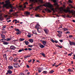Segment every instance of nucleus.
I'll list each match as a JSON object with an SVG mask.
<instances>
[{
  "instance_id": "f257e3e1",
  "label": "nucleus",
  "mask_w": 75,
  "mask_h": 75,
  "mask_svg": "<svg viewBox=\"0 0 75 75\" xmlns=\"http://www.w3.org/2000/svg\"><path fill=\"white\" fill-rule=\"evenodd\" d=\"M6 4H4L3 7L4 8L6 7L7 9H9L10 8H13V6L11 5V4H10V2L8 1H5Z\"/></svg>"
},
{
  "instance_id": "f03ea898",
  "label": "nucleus",
  "mask_w": 75,
  "mask_h": 75,
  "mask_svg": "<svg viewBox=\"0 0 75 75\" xmlns=\"http://www.w3.org/2000/svg\"><path fill=\"white\" fill-rule=\"evenodd\" d=\"M60 11H64L65 13L69 12V13H72L73 15H75V11H74V10H72L71 11H70L69 9H67L66 10L65 9H64L63 8L61 7L60 8Z\"/></svg>"
},
{
  "instance_id": "7ed1b4c3",
  "label": "nucleus",
  "mask_w": 75,
  "mask_h": 75,
  "mask_svg": "<svg viewBox=\"0 0 75 75\" xmlns=\"http://www.w3.org/2000/svg\"><path fill=\"white\" fill-rule=\"evenodd\" d=\"M43 6H45V7H49L51 10L53 11V12H55V10H54V9L53 8V6H52L51 4L48 3L45 4H44L43 5Z\"/></svg>"
},
{
  "instance_id": "20e7f679",
  "label": "nucleus",
  "mask_w": 75,
  "mask_h": 75,
  "mask_svg": "<svg viewBox=\"0 0 75 75\" xmlns=\"http://www.w3.org/2000/svg\"><path fill=\"white\" fill-rule=\"evenodd\" d=\"M35 2L37 3L38 4H40V3H42V0H35Z\"/></svg>"
},
{
  "instance_id": "39448f33",
  "label": "nucleus",
  "mask_w": 75,
  "mask_h": 75,
  "mask_svg": "<svg viewBox=\"0 0 75 75\" xmlns=\"http://www.w3.org/2000/svg\"><path fill=\"white\" fill-rule=\"evenodd\" d=\"M44 31L45 33L46 34H48V32H49V30L47 29H44Z\"/></svg>"
},
{
  "instance_id": "423d86ee",
  "label": "nucleus",
  "mask_w": 75,
  "mask_h": 75,
  "mask_svg": "<svg viewBox=\"0 0 75 75\" xmlns=\"http://www.w3.org/2000/svg\"><path fill=\"white\" fill-rule=\"evenodd\" d=\"M10 48L11 50H14L15 49H16V47L13 45H11L10 47Z\"/></svg>"
},
{
  "instance_id": "0eeeda50",
  "label": "nucleus",
  "mask_w": 75,
  "mask_h": 75,
  "mask_svg": "<svg viewBox=\"0 0 75 75\" xmlns=\"http://www.w3.org/2000/svg\"><path fill=\"white\" fill-rule=\"evenodd\" d=\"M0 20L1 21L3 20V18L2 17V13H0Z\"/></svg>"
},
{
  "instance_id": "6e6552de",
  "label": "nucleus",
  "mask_w": 75,
  "mask_h": 75,
  "mask_svg": "<svg viewBox=\"0 0 75 75\" xmlns=\"http://www.w3.org/2000/svg\"><path fill=\"white\" fill-rule=\"evenodd\" d=\"M69 44L70 45H75V42H69Z\"/></svg>"
},
{
  "instance_id": "1a4fd4ad",
  "label": "nucleus",
  "mask_w": 75,
  "mask_h": 75,
  "mask_svg": "<svg viewBox=\"0 0 75 75\" xmlns=\"http://www.w3.org/2000/svg\"><path fill=\"white\" fill-rule=\"evenodd\" d=\"M25 13L26 14V16H29V15H30V13L28 11H26L25 12Z\"/></svg>"
},
{
  "instance_id": "9d476101",
  "label": "nucleus",
  "mask_w": 75,
  "mask_h": 75,
  "mask_svg": "<svg viewBox=\"0 0 75 75\" xmlns=\"http://www.w3.org/2000/svg\"><path fill=\"white\" fill-rule=\"evenodd\" d=\"M42 42L45 46V45H47V42L46 41H43Z\"/></svg>"
},
{
  "instance_id": "9b49d317",
  "label": "nucleus",
  "mask_w": 75,
  "mask_h": 75,
  "mask_svg": "<svg viewBox=\"0 0 75 75\" xmlns=\"http://www.w3.org/2000/svg\"><path fill=\"white\" fill-rule=\"evenodd\" d=\"M45 10L46 11H48L49 13H51V11L49 9H45Z\"/></svg>"
},
{
  "instance_id": "f8f14e48",
  "label": "nucleus",
  "mask_w": 75,
  "mask_h": 75,
  "mask_svg": "<svg viewBox=\"0 0 75 75\" xmlns=\"http://www.w3.org/2000/svg\"><path fill=\"white\" fill-rule=\"evenodd\" d=\"M39 47H40L41 48H44V47H45V46H44L41 44L39 45Z\"/></svg>"
},
{
  "instance_id": "ddd939ff",
  "label": "nucleus",
  "mask_w": 75,
  "mask_h": 75,
  "mask_svg": "<svg viewBox=\"0 0 75 75\" xmlns=\"http://www.w3.org/2000/svg\"><path fill=\"white\" fill-rule=\"evenodd\" d=\"M18 12H16L15 13H14L13 14V15L14 16H16L17 17V16H18V15H17V13Z\"/></svg>"
},
{
  "instance_id": "4468645a",
  "label": "nucleus",
  "mask_w": 75,
  "mask_h": 75,
  "mask_svg": "<svg viewBox=\"0 0 75 75\" xmlns=\"http://www.w3.org/2000/svg\"><path fill=\"white\" fill-rule=\"evenodd\" d=\"M41 6H38L36 8H35V11H37L40 7H41Z\"/></svg>"
},
{
  "instance_id": "2eb2a0df",
  "label": "nucleus",
  "mask_w": 75,
  "mask_h": 75,
  "mask_svg": "<svg viewBox=\"0 0 75 75\" xmlns=\"http://www.w3.org/2000/svg\"><path fill=\"white\" fill-rule=\"evenodd\" d=\"M1 37L2 38H4V39L5 38H6V37L4 35H3V34H1Z\"/></svg>"
},
{
  "instance_id": "dca6fc26",
  "label": "nucleus",
  "mask_w": 75,
  "mask_h": 75,
  "mask_svg": "<svg viewBox=\"0 0 75 75\" xmlns=\"http://www.w3.org/2000/svg\"><path fill=\"white\" fill-rule=\"evenodd\" d=\"M3 44L4 45H8L9 44V43L7 42H3Z\"/></svg>"
},
{
  "instance_id": "f3484780",
  "label": "nucleus",
  "mask_w": 75,
  "mask_h": 75,
  "mask_svg": "<svg viewBox=\"0 0 75 75\" xmlns=\"http://www.w3.org/2000/svg\"><path fill=\"white\" fill-rule=\"evenodd\" d=\"M24 50L22 49V50L20 49L18 51V52H22V51H24Z\"/></svg>"
},
{
  "instance_id": "a211bd4d",
  "label": "nucleus",
  "mask_w": 75,
  "mask_h": 75,
  "mask_svg": "<svg viewBox=\"0 0 75 75\" xmlns=\"http://www.w3.org/2000/svg\"><path fill=\"white\" fill-rule=\"evenodd\" d=\"M21 34V31H20L16 33V34H17V35H18L19 34Z\"/></svg>"
},
{
  "instance_id": "6ab92c4d",
  "label": "nucleus",
  "mask_w": 75,
  "mask_h": 75,
  "mask_svg": "<svg viewBox=\"0 0 75 75\" xmlns=\"http://www.w3.org/2000/svg\"><path fill=\"white\" fill-rule=\"evenodd\" d=\"M40 26V25H39L38 24H37L36 25V26L35 27V28H37L38 29V28H39V26Z\"/></svg>"
},
{
  "instance_id": "aec40b11",
  "label": "nucleus",
  "mask_w": 75,
  "mask_h": 75,
  "mask_svg": "<svg viewBox=\"0 0 75 75\" xmlns=\"http://www.w3.org/2000/svg\"><path fill=\"white\" fill-rule=\"evenodd\" d=\"M29 41L30 42H31V43L33 42H34V40H33V39H30L29 40Z\"/></svg>"
},
{
  "instance_id": "412c9836",
  "label": "nucleus",
  "mask_w": 75,
  "mask_h": 75,
  "mask_svg": "<svg viewBox=\"0 0 75 75\" xmlns=\"http://www.w3.org/2000/svg\"><path fill=\"white\" fill-rule=\"evenodd\" d=\"M7 72H8L9 74H12V71H11V70H9Z\"/></svg>"
},
{
  "instance_id": "4be33fe9",
  "label": "nucleus",
  "mask_w": 75,
  "mask_h": 75,
  "mask_svg": "<svg viewBox=\"0 0 75 75\" xmlns=\"http://www.w3.org/2000/svg\"><path fill=\"white\" fill-rule=\"evenodd\" d=\"M13 68V67L12 66H9L8 67V69H11Z\"/></svg>"
},
{
  "instance_id": "5701e85b",
  "label": "nucleus",
  "mask_w": 75,
  "mask_h": 75,
  "mask_svg": "<svg viewBox=\"0 0 75 75\" xmlns=\"http://www.w3.org/2000/svg\"><path fill=\"white\" fill-rule=\"evenodd\" d=\"M25 43L26 45H28V44H29V42H28V41H25Z\"/></svg>"
},
{
  "instance_id": "b1692460",
  "label": "nucleus",
  "mask_w": 75,
  "mask_h": 75,
  "mask_svg": "<svg viewBox=\"0 0 75 75\" xmlns=\"http://www.w3.org/2000/svg\"><path fill=\"white\" fill-rule=\"evenodd\" d=\"M54 6L55 7H57L58 6V3H55L54 4Z\"/></svg>"
},
{
  "instance_id": "393cba45",
  "label": "nucleus",
  "mask_w": 75,
  "mask_h": 75,
  "mask_svg": "<svg viewBox=\"0 0 75 75\" xmlns=\"http://www.w3.org/2000/svg\"><path fill=\"white\" fill-rule=\"evenodd\" d=\"M25 40V39H24V38H21L19 40L20 41H24Z\"/></svg>"
},
{
  "instance_id": "a878e982",
  "label": "nucleus",
  "mask_w": 75,
  "mask_h": 75,
  "mask_svg": "<svg viewBox=\"0 0 75 75\" xmlns=\"http://www.w3.org/2000/svg\"><path fill=\"white\" fill-rule=\"evenodd\" d=\"M1 33L2 34H5V33H6L7 32H6V31H4V32L2 31V32H1Z\"/></svg>"
},
{
  "instance_id": "bb28decb",
  "label": "nucleus",
  "mask_w": 75,
  "mask_h": 75,
  "mask_svg": "<svg viewBox=\"0 0 75 75\" xmlns=\"http://www.w3.org/2000/svg\"><path fill=\"white\" fill-rule=\"evenodd\" d=\"M56 47H59V48H62V47L61 46H59L58 45H56Z\"/></svg>"
},
{
  "instance_id": "cd10ccee",
  "label": "nucleus",
  "mask_w": 75,
  "mask_h": 75,
  "mask_svg": "<svg viewBox=\"0 0 75 75\" xmlns=\"http://www.w3.org/2000/svg\"><path fill=\"white\" fill-rule=\"evenodd\" d=\"M15 31H20V30H19V29H17V28H16L15 29Z\"/></svg>"
},
{
  "instance_id": "c85d7f7f",
  "label": "nucleus",
  "mask_w": 75,
  "mask_h": 75,
  "mask_svg": "<svg viewBox=\"0 0 75 75\" xmlns=\"http://www.w3.org/2000/svg\"><path fill=\"white\" fill-rule=\"evenodd\" d=\"M11 40V39L10 38H8L6 39L7 41H10Z\"/></svg>"
},
{
  "instance_id": "c756f323",
  "label": "nucleus",
  "mask_w": 75,
  "mask_h": 75,
  "mask_svg": "<svg viewBox=\"0 0 75 75\" xmlns=\"http://www.w3.org/2000/svg\"><path fill=\"white\" fill-rule=\"evenodd\" d=\"M41 55L43 56L44 57H45V54L42 53H41Z\"/></svg>"
},
{
  "instance_id": "7c9ffc66",
  "label": "nucleus",
  "mask_w": 75,
  "mask_h": 75,
  "mask_svg": "<svg viewBox=\"0 0 75 75\" xmlns=\"http://www.w3.org/2000/svg\"><path fill=\"white\" fill-rule=\"evenodd\" d=\"M17 59H18V58H15L14 60V62H16V61H17Z\"/></svg>"
},
{
  "instance_id": "2f4dec72",
  "label": "nucleus",
  "mask_w": 75,
  "mask_h": 75,
  "mask_svg": "<svg viewBox=\"0 0 75 75\" xmlns=\"http://www.w3.org/2000/svg\"><path fill=\"white\" fill-rule=\"evenodd\" d=\"M63 30L64 31H67V30H68V29L64 28H63Z\"/></svg>"
},
{
  "instance_id": "473e14b6",
  "label": "nucleus",
  "mask_w": 75,
  "mask_h": 75,
  "mask_svg": "<svg viewBox=\"0 0 75 75\" xmlns=\"http://www.w3.org/2000/svg\"><path fill=\"white\" fill-rule=\"evenodd\" d=\"M54 72V71L53 70H52L50 72V74H52V73H53Z\"/></svg>"
},
{
  "instance_id": "72a5a7b5",
  "label": "nucleus",
  "mask_w": 75,
  "mask_h": 75,
  "mask_svg": "<svg viewBox=\"0 0 75 75\" xmlns=\"http://www.w3.org/2000/svg\"><path fill=\"white\" fill-rule=\"evenodd\" d=\"M65 33L66 34H70V32H69V31H67Z\"/></svg>"
},
{
  "instance_id": "f704fd0d",
  "label": "nucleus",
  "mask_w": 75,
  "mask_h": 75,
  "mask_svg": "<svg viewBox=\"0 0 75 75\" xmlns=\"http://www.w3.org/2000/svg\"><path fill=\"white\" fill-rule=\"evenodd\" d=\"M27 37H28V38H30V37H31V35H27Z\"/></svg>"
},
{
  "instance_id": "c9c22d12",
  "label": "nucleus",
  "mask_w": 75,
  "mask_h": 75,
  "mask_svg": "<svg viewBox=\"0 0 75 75\" xmlns=\"http://www.w3.org/2000/svg\"><path fill=\"white\" fill-rule=\"evenodd\" d=\"M9 59L11 61H12L13 60V57H11L9 58Z\"/></svg>"
},
{
  "instance_id": "e433bc0d",
  "label": "nucleus",
  "mask_w": 75,
  "mask_h": 75,
  "mask_svg": "<svg viewBox=\"0 0 75 75\" xmlns=\"http://www.w3.org/2000/svg\"><path fill=\"white\" fill-rule=\"evenodd\" d=\"M28 57H30V56H28V55H26L25 56V58H28Z\"/></svg>"
},
{
  "instance_id": "4c0bfd02",
  "label": "nucleus",
  "mask_w": 75,
  "mask_h": 75,
  "mask_svg": "<svg viewBox=\"0 0 75 75\" xmlns=\"http://www.w3.org/2000/svg\"><path fill=\"white\" fill-rule=\"evenodd\" d=\"M69 38H72L73 36L72 35H70L69 36Z\"/></svg>"
},
{
  "instance_id": "58836bf2",
  "label": "nucleus",
  "mask_w": 75,
  "mask_h": 75,
  "mask_svg": "<svg viewBox=\"0 0 75 75\" xmlns=\"http://www.w3.org/2000/svg\"><path fill=\"white\" fill-rule=\"evenodd\" d=\"M62 31H60V32L59 33V34H60V35H61V34H62Z\"/></svg>"
},
{
  "instance_id": "ea45409f",
  "label": "nucleus",
  "mask_w": 75,
  "mask_h": 75,
  "mask_svg": "<svg viewBox=\"0 0 75 75\" xmlns=\"http://www.w3.org/2000/svg\"><path fill=\"white\" fill-rule=\"evenodd\" d=\"M57 35L59 37H61V36H62L61 35L59 34H58Z\"/></svg>"
},
{
  "instance_id": "a19ab883",
  "label": "nucleus",
  "mask_w": 75,
  "mask_h": 75,
  "mask_svg": "<svg viewBox=\"0 0 75 75\" xmlns=\"http://www.w3.org/2000/svg\"><path fill=\"white\" fill-rule=\"evenodd\" d=\"M43 72V74H47V71H44Z\"/></svg>"
},
{
  "instance_id": "79ce46f5",
  "label": "nucleus",
  "mask_w": 75,
  "mask_h": 75,
  "mask_svg": "<svg viewBox=\"0 0 75 75\" xmlns=\"http://www.w3.org/2000/svg\"><path fill=\"white\" fill-rule=\"evenodd\" d=\"M56 65V63H55L54 64L52 65V67H54V66H55Z\"/></svg>"
},
{
  "instance_id": "37998d69",
  "label": "nucleus",
  "mask_w": 75,
  "mask_h": 75,
  "mask_svg": "<svg viewBox=\"0 0 75 75\" xmlns=\"http://www.w3.org/2000/svg\"><path fill=\"white\" fill-rule=\"evenodd\" d=\"M28 47H30V48H32V47H33V45H28Z\"/></svg>"
},
{
  "instance_id": "c03bdc74",
  "label": "nucleus",
  "mask_w": 75,
  "mask_h": 75,
  "mask_svg": "<svg viewBox=\"0 0 75 75\" xmlns=\"http://www.w3.org/2000/svg\"><path fill=\"white\" fill-rule=\"evenodd\" d=\"M38 72L39 73H40V72H41V70H38Z\"/></svg>"
},
{
  "instance_id": "a18cd8bd",
  "label": "nucleus",
  "mask_w": 75,
  "mask_h": 75,
  "mask_svg": "<svg viewBox=\"0 0 75 75\" xmlns=\"http://www.w3.org/2000/svg\"><path fill=\"white\" fill-rule=\"evenodd\" d=\"M68 71H69V72H71V69H68Z\"/></svg>"
},
{
  "instance_id": "49530a36",
  "label": "nucleus",
  "mask_w": 75,
  "mask_h": 75,
  "mask_svg": "<svg viewBox=\"0 0 75 75\" xmlns=\"http://www.w3.org/2000/svg\"><path fill=\"white\" fill-rule=\"evenodd\" d=\"M26 67L28 68H30V66H29V65H26Z\"/></svg>"
},
{
  "instance_id": "de8ad7c7",
  "label": "nucleus",
  "mask_w": 75,
  "mask_h": 75,
  "mask_svg": "<svg viewBox=\"0 0 75 75\" xmlns=\"http://www.w3.org/2000/svg\"><path fill=\"white\" fill-rule=\"evenodd\" d=\"M59 41L60 42H63V40H59Z\"/></svg>"
},
{
  "instance_id": "09e8293b",
  "label": "nucleus",
  "mask_w": 75,
  "mask_h": 75,
  "mask_svg": "<svg viewBox=\"0 0 75 75\" xmlns=\"http://www.w3.org/2000/svg\"><path fill=\"white\" fill-rule=\"evenodd\" d=\"M69 3H72V1H71V0H69Z\"/></svg>"
},
{
  "instance_id": "8fccbe9b",
  "label": "nucleus",
  "mask_w": 75,
  "mask_h": 75,
  "mask_svg": "<svg viewBox=\"0 0 75 75\" xmlns=\"http://www.w3.org/2000/svg\"><path fill=\"white\" fill-rule=\"evenodd\" d=\"M6 28V26H3L2 28Z\"/></svg>"
},
{
  "instance_id": "3c124183",
  "label": "nucleus",
  "mask_w": 75,
  "mask_h": 75,
  "mask_svg": "<svg viewBox=\"0 0 75 75\" xmlns=\"http://www.w3.org/2000/svg\"><path fill=\"white\" fill-rule=\"evenodd\" d=\"M51 41H52V42H54V40H53V39L51 40Z\"/></svg>"
},
{
  "instance_id": "603ef678",
  "label": "nucleus",
  "mask_w": 75,
  "mask_h": 75,
  "mask_svg": "<svg viewBox=\"0 0 75 75\" xmlns=\"http://www.w3.org/2000/svg\"><path fill=\"white\" fill-rule=\"evenodd\" d=\"M28 50L29 51H31V50H32V49H31V48H29L28 49Z\"/></svg>"
},
{
  "instance_id": "864d4df0",
  "label": "nucleus",
  "mask_w": 75,
  "mask_h": 75,
  "mask_svg": "<svg viewBox=\"0 0 75 75\" xmlns=\"http://www.w3.org/2000/svg\"><path fill=\"white\" fill-rule=\"evenodd\" d=\"M4 3L3 2L2 3L0 2V4H3Z\"/></svg>"
},
{
  "instance_id": "5fc2aeb1",
  "label": "nucleus",
  "mask_w": 75,
  "mask_h": 75,
  "mask_svg": "<svg viewBox=\"0 0 75 75\" xmlns=\"http://www.w3.org/2000/svg\"><path fill=\"white\" fill-rule=\"evenodd\" d=\"M4 57H5V58H7V57H6V54H4Z\"/></svg>"
},
{
  "instance_id": "6e6d98bb",
  "label": "nucleus",
  "mask_w": 75,
  "mask_h": 75,
  "mask_svg": "<svg viewBox=\"0 0 75 75\" xmlns=\"http://www.w3.org/2000/svg\"><path fill=\"white\" fill-rule=\"evenodd\" d=\"M2 31H5V29H4V28H2Z\"/></svg>"
},
{
  "instance_id": "4d7b16f0",
  "label": "nucleus",
  "mask_w": 75,
  "mask_h": 75,
  "mask_svg": "<svg viewBox=\"0 0 75 75\" xmlns=\"http://www.w3.org/2000/svg\"><path fill=\"white\" fill-rule=\"evenodd\" d=\"M36 17H40V16H39V15L38 14V15H36Z\"/></svg>"
},
{
  "instance_id": "13d9d810",
  "label": "nucleus",
  "mask_w": 75,
  "mask_h": 75,
  "mask_svg": "<svg viewBox=\"0 0 75 75\" xmlns=\"http://www.w3.org/2000/svg\"><path fill=\"white\" fill-rule=\"evenodd\" d=\"M30 6L31 7H33V4H32L30 5Z\"/></svg>"
},
{
  "instance_id": "bf43d9fd",
  "label": "nucleus",
  "mask_w": 75,
  "mask_h": 75,
  "mask_svg": "<svg viewBox=\"0 0 75 75\" xmlns=\"http://www.w3.org/2000/svg\"><path fill=\"white\" fill-rule=\"evenodd\" d=\"M11 20H9L8 21H7V23H9V22H11Z\"/></svg>"
},
{
  "instance_id": "052dcab7",
  "label": "nucleus",
  "mask_w": 75,
  "mask_h": 75,
  "mask_svg": "<svg viewBox=\"0 0 75 75\" xmlns=\"http://www.w3.org/2000/svg\"><path fill=\"white\" fill-rule=\"evenodd\" d=\"M24 4V5H25V4H28V3H27V2H26Z\"/></svg>"
},
{
  "instance_id": "680f3d73",
  "label": "nucleus",
  "mask_w": 75,
  "mask_h": 75,
  "mask_svg": "<svg viewBox=\"0 0 75 75\" xmlns=\"http://www.w3.org/2000/svg\"><path fill=\"white\" fill-rule=\"evenodd\" d=\"M20 75H24V74L23 73H21L20 74Z\"/></svg>"
},
{
  "instance_id": "e2e57ef3",
  "label": "nucleus",
  "mask_w": 75,
  "mask_h": 75,
  "mask_svg": "<svg viewBox=\"0 0 75 75\" xmlns=\"http://www.w3.org/2000/svg\"><path fill=\"white\" fill-rule=\"evenodd\" d=\"M56 1H56V0H53V2L54 3H55V2H56Z\"/></svg>"
},
{
  "instance_id": "0e129e2a",
  "label": "nucleus",
  "mask_w": 75,
  "mask_h": 75,
  "mask_svg": "<svg viewBox=\"0 0 75 75\" xmlns=\"http://www.w3.org/2000/svg\"><path fill=\"white\" fill-rule=\"evenodd\" d=\"M32 61V60L30 59V61H28V62H31Z\"/></svg>"
},
{
  "instance_id": "69168bd1",
  "label": "nucleus",
  "mask_w": 75,
  "mask_h": 75,
  "mask_svg": "<svg viewBox=\"0 0 75 75\" xmlns=\"http://www.w3.org/2000/svg\"><path fill=\"white\" fill-rule=\"evenodd\" d=\"M10 49H8L7 50V51H8V52H10Z\"/></svg>"
},
{
  "instance_id": "338daca9",
  "label": "nucleus",
  "mask_w": 75,
  "mask_h": 75,
  "mask_svg": "<svg viewBox=\"0 0 75 75\" xmlns=\"http://www.w3.org/2000/svg\"><path fill=\"white\" fill-rule=\"evenodd\" d=\"M13 10H9V12H12V11H13Z\"/></svg>"
},
{
  "instance_id": "774afa93",
  "label": "nucleus",
  "mask_w": 75,
  "mask_h": 75,
  "mask_svg": "<svg viewBox=\"0 0 75 75\" xmlns=\"http://www.w3.org/2000/svg\"><path fill=\"white\" fill-rule=\"evenodd\" d=\"M72 21H73V23H75V20H72Z\"/></svg>"
}]
</instances>
